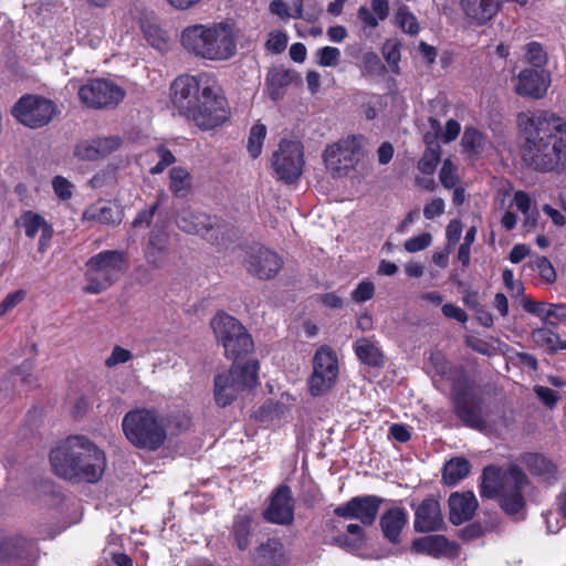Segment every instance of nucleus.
Returning <instances> with one entry per match:
<instances>
[{"label":"nucleus","mask_w":566,"mask_h":566,"mask_svg":"<svg viewBox=\"0 0 566 566\" xmlns=\"http://www.w3.org/2000/svg\"><path fill=\"white\" fill-rule=\"evenodd\" d=\"M142 30L146 41L156 50L166 52L170 49V39L160 27L151 21H143Z\"/></svg>","instance_id":"obj_33"},{"label":"nucleus","mask_w":566,"mask_h":566,"mask_svg":"<svg viewBox=\"0 0 566 566\" xmlns=\"http://www.w3.org/2000/svg\"><path fill=\"white\" fill-rule=\"evenodd\" d=\"M355 353L359 360L366 365L377 367L384 363L380 349L368 338H361L355 343Z\"/></svg>","instance_id":"obj_34"},{"label":"nucleus","mask_w":566,"mask_h":566,"mask_svg":"<svg viewBox=\"0 0 566 566\" xmlns=\"http://www.w3.org/2000/svg\"><path fill=\"white\" fill-rule=\"evenodd\" d=\"M455 415L464 426L476 430H485L489 426V412L483 400L468 390H455L453 394Z\"/></svg>","instance_id":"obj_15"},{"label":"nucleus","mask_w":566,"mask_h":566,"mask_svg":"<svg viewBox=\"0 0 566 566\" xmlns=\"http://www.w3.org/2000/svg\"><path fill=\"white\" fill-rule=\"evenodd\" d=\"M132 358V353L123 347L116 346L111 356L106 359V366L113 367L117 364H123Z\"/></svg>","instance_id":"obj_59"},{"label":"nucleus","mask_w":566,"mask_h":566,"mask_svg":"<svg viewBox=\"0 0 566 566\" xmlns=\"http://www.w3.org/2000/svg\"><path fill=\"white\" fill-rule=\"evenodd\" d=\"M431 241L432 235L426 232L406 240L403 247L406 251L415 253L427 249L431 244Z\"/></svg>","instance_id":"obj_50"},{"label":"nucleus","mask_w":566,"mask_h":566,"mask_svg":"<svg viewBox=\"0 0 566 566\" xmlns=\"http://www.w3.org/2000/svg\"><path fill=\"white\" fill-rule=\"evenodd\" d=\"M444 211V201L441 198H436L423 208V216L426 219L431 220L441 216Z\"/></svg>","instance_id":"obj_58"},{"label":"nucleus","mask_w":566,"mask_h":566,"mask_svg":"<svg viewBox=\"0 0 566 566\" xmlns=\"http://www.w3.org/2000/svg\"><path fill=\"white\" fill-rule=\"evenodd\" d=\"M286 43V34L283 32H275L270 34V38L266 42V48L274 53H281L284 51Z\"/></svg>","instance_id":"obj_57"},{"label":"nucleus","mask_w":566,"mask_h":566,"mask_svg":"<svg viewBox=\"0 0 566 566\" xmlns=\"http://www.w3.org/2000/svg\"><path fill=\"white\" fill-rule=\"evenodd\" d=\"M359 147L358 139L354 136H349L325 149L323 159L327 170L333 177L338 178L346 176L354 169L358 161Z\"/></svg>","instance_id":"obj_13"},{"label":"nucleus","mask_w":566,"mask_h":566,"mask_svg":"<svg viewBox=\"0 0 566 566\" xmlns=\"http://www.w3.org/2000/svg\"><path fill=\"white\" fill-rule=\"evenodd\" d=\"M526 463L531 471L541 475L553 473L555 470L554 464L539 454H530L526 459Z\"/></svg>","instance_id":"obj_45"},{"label":"nucleus","mask_w":566,"mask_h":566,"mask_svg":"<svg viewBox=\"0 0 566 566\" xmlns=\"http://www.w3.org/2000/svg\"><path fill=\"white\" fill-rule=\"evenodd\" d=\"M384 500L377 495H361L352 497L346 503L338 505L334 514L344 518L358 520L363 525H373Z\"/></svg>","instance_id":"obj_17"},{"label":"nucleus","mask_w":566,"mask_h":566,"mask_svg":"<svg viewBox=\"0 0 566 566\" xmlns=\"http://www.w3.org/2000/svg\"><path fill=\"white\" fill-rule=\"evenodd\" d=\"M462 233V226L459 220H452L447 227L446 234L448 239V247L455 244Z\"/></svg>","instance_id":"obj_62"},{"label":"nucleus","mask_w":566,"mask_h":566,"mask_svg":"<svg viewBox=\"0 0 566 566\" xmlns=\"http://www.w3.org/2000/svg\"><path fill=\"white\" fill-rule=\"evenodd\" d=\"M374 294H375L374 283L370 281H363L352 292V298L356 303H364V302L373 298Z\"/></svg>","instance_id":"obj_51"},{"label":"nucleus","mask_w":566,"mask_h":566,"mask_svg":"<svg viewBox=\"0 0 566 566\" xmlns=\"http://www.w3.org/2000/svg\"><path fill=\"white\" fill-rule=\"evenodd\" d=\"M39 558L36 543L22 535L0 536V563L34 566Z\"/></svg>","instance_id":"obj_14"},{"label":"nucleus","mask_w":566,"mask_h":566,"mask_svg":"<svg viewBox=\"0 0 566 566\" xmlns=\"http://www.w3.org/2000/svg\"><path fill=\"white\" fill-rule=\"evenodd\" d=\"M266 133V126L259 120L251 127L247 149L252 158H258L261 155Z\"/></svg>","instance_id":"obj_39"},{"label":"nucleus","mask_w":566,"mask_h":566,"mask_svg":"<svg viewBox=\"0 0 566 566\" xmlns=\"http://www.w3.org/2000/svg\"><path fill=\"white\" fill-rule=\"evenodd\" d=\"M293 74L284 67L276 66L271 69L265 77V92L272 101L283 98L285 90L291 85Z\"/></svg>","instance_id":"obj_30"},{"label":"nucleus","mask_w":566,"mask_h":566,"mask_svg":"<svg viewBox=\"0 0 566 566\" xmlns=\"http://www.w3.org/2000/svg\"><path fill=\"white\" fill-rule=\"evenodd\" d=\"M263 517L270 523L289 525L294 520V499L287 485H280L271 495Z\"/></svg>","instance_id":"obj_19"},{"label":"nucleus","mask_w":566,"mask_h":566,"mask_svg":"<svg viewBox=\"0 0 566 566\" xmlns=\"http://www.w3.org/2000/svg\"><path fill=\"white\" fill-rule=\"evenodd\" d=\"M50 462L59 476L88 483L97 482L106 467L104 452L83 436L70 437L53 449Z\"/></svg>","instance_id":"obj_3"},{"label":"nucleus","mask_w":566,"mask_h":566,"mask_svg":"<svg viewBox=\"0 0 566 566\" xmlns=\"http://www.w3.org/2000/svg\"><path fill=\"white\" fill-rule=\"evenodd\" d=\"M396 23L406 33L415 35L419 32V23L417 18L409 11L406 6L400 7L395 15Z\"/></svg>","instance_id":"obj_40"},{"label":"nucleus","mask_w":566,"mask_h":566,"mask_svg":"<svg viewBox=\"0 0 566 566\" xmlns=\"http://www.w3.org/2000/svg\"><path fill=\"white\" fill-rule=\"evenodd\" d=\"M210 25L187 27L180 35L182 48L190 54L208 60Z\"/></svg>","instance_id":"obj_25"},{"label":"nucleus","mask_w":566,"mask_h":566,"mask_svg":"<svg viewBox=\"0 0 566 566\" xmlns=\"http://www.w3.org/2000/svg\"><path fill=\"white\" fill-rule=\"evenodd\" d=\"M283 261L279 254L266 249H252L247 260V270L260 280H271L282 269Z\"/></svg>","instance_id":"obj_20"},{"label":"nucleus","mask_w":566,"mask_h":566,"mask_svg":"<svg viewBox=\"0 0 566 566\" xmlns=\"http://www.w3.org/2000/svg\"><path fill=\"white\" fill-rule=\"evenodd\" d=\"M252 516L249 513L238 514L232 525V535L239 549L244 551L249 546Z\"/></svg>","instance_id":"obj_36"},{"label":"nucleus","mask_w":566,"mask_h":566,"mask_svg":"<svg viewBox=\"0 0 566 566\" xmlns=\"http://www.w3.org/2000/svg\"><path fill=\"white\" fill-rule=\"evenodd\" d=\"M521 155L538 171L566 167V122L546 111L520 113Z\"/></svg>","instance_id":"obj_1"},{"label":"nucleus","mask_w":566,"mask_h":566,"mask_svg":"<svg viewBox=\"0 0 566 566\" xmlns=\"http://www.w3.org/2000/svg\"><path fill=\"white\" fill-rule=\"evenodd\" d=\"M535 266L541 277L547 282L553 283L556 280V272L549 260L545 256H539L535 260Z\"/></svg>","instance_id":"obj_52"},{"label":"nucleus","mask_w":566,"mask_h":566,"mask_svg":"<svg viewBox=\"0 0 566 566\" xmlns=\"http://www.w3.org/2000/svg\"><path fill=\"white\" fill-rule=\"evenodd\" d=\"M548 84V75L543 70L525 69L517 75L515 92L521 96L542 98Z\"/></svg>","instance_id":"obj_22"},{"label":"nucleus","mask_w":566,"mask_h":566,"mask_svg":"<svg viewBox=\"0 0 566 566\" xmlns=\"http://www.w3.org/2000/svg\"><path fill=\"white\" fill-rule=\"evenodd\" d=\"M313 373L308 378V390L314 397L327 394L336 384L339 374L338 358L334 349L321 346L312 359Z\"/></svg>","instance_id":"obj_9"},{"label":"nucleus","mask_w":566,"mask_h":566,"mask_svg":"<svg viewBox=\"0 0 566 566\" xmlns=\"http://www.w3.org/2000/svg\"><path fill=\"white\" fill-rule=\"evenodd\" d=\"M83 292L99 294L109 289L126 272V253L119 250H105L91 256L86 264Z\"/></svg>","instance_id":"obj_6"},{"label":"nucleus","mask_w":566,"mask_h":566,"mask_svg":"<svg viewBox=\"0 0 566 566\" xmlns=\"http://www.w3.org/2000/svg\"><path fill=\"white\" fill-rule=\"evenodd\" d=\"M364 72L368 74H379L384 70V65L379 56L374 52H367L363 56Z\"/></svg>","instance_id":"obj_54"},{"label":"nucleus","mask_w":566,"mask_h":566,"mask_svg":"<svg viewBox=\"0 0 566 566\" xmlns=\"http://www.w3.org/2000/svg\"><path fill=\"white\" fill-rule=\"evenodd\" d=\"M439 178L442 186L448 189L454 188L457 186L459 180L457 176V167L450 159H446L443 161Z\"/></svg>","instance_id":"obj_47"},{"label":"nucleus","mask_w":566,"mask_h":566,"mask_svg":"<svg viewBox=\"0 0 566 566\" xmlns=\"http://www.w3.org/2000/svg\"><path fill=\"white\" fill-rule=\"evenodd\" d=\"M340 57V51L334 46H324L315 52V62L321 66H335Z\"/></svg>","instance_id":"obj_43"},{"label":"nucleus","mask_w":566,"mask_h":566,"mask_svg":"<svg viewBox=\"0 0 566 566\" xmlns=\"http://www.w3.org/2000/svg\"><path fill=\"white\" fill-rule=\"evenodd\" d=\"M176 223L186 233L198 234L212 243H218L220 227L213 218L203 212L185 208L178 213Z\"/></svg>","instance_id":"obj_18"},{"label":"nucleus","mask_w":566,"mask_h":566,"mask_svg":"<svg viewBox=\"0 0 566 566\" xmlns=\"http://www.w3.org/2000/svg\"><path fill=\"white\" fill-rule=\"evenodd\" d=\"M531 338L537 346L546 347L552 352L566 349V340H562L556 333L547 327L534 329Z\"/></svg>","instance_id":"obj_37"},{"label":"nucleus","mask_w":566,"mask_h":566,"mask_svg":"<svg viewBox=\"0 0 566 566\" xmlns=\"http://www.w3.org/2000/svg\"><path fill=\"white\" fill-rule=\"evenodd\" d=\"M415 530L419 533L438 531L443 525V517L440 504L434 499H424L418 506H415Z\"/></svg>","instance_id":"obj_23"},{"label":"nucleus","mask_w":566,"mask_h":566,"mask_svg":"<svg viewBox=\"0 0 566 566\" xmlns=\"http://www.w3.org/2000/svg\"><path fill=\"white\" fill-rule=\"evenodd\" d=\"M259 364L250 360L243 365L233 364L228 371L214 377L213 395L219 407L231 405L240 394L258 385Z\"/></svg>","instance_id":"obj_7"},{"label":"nucleus","mask_w":566,"mask_h":566,"mask_svg":"<svg viewBox=\"0 0 566 566\" xmlns=\"http://www.w3.org/2000/svg\"><path fill=\"white\" fill-rule=\"evenodd\" d=\"M82 219L98 224H116L120 222V212L115 205L98 201L84 210Z\"/></svg>","instance_id":"obj_29"},{"label":"nucleus","mask_w":566,"mask_h":566,"mask_svg":"<svg viewBox=\"0 0 566 566\" xmlns=\"http://www.w3.org/2000/svg\"><path fill=\"white\" fill-rule=\"evenodd\" d=\"M95 143L101 159L118 150L122 145V139L117 136L99 137L95 138Z\"/></svg>","instance_id":"obj_46"},{"label":"nucleus","mask_w":566,"mask_h":566,"mask_svg":"<svg viewBox=\"0 0 566 566\" xmlns=\"http://www.w3.org/2000/svg\"><path fill=\"white\" fill-rule=\"evenodd\" d=\"M534 392L536 394L538 399L549 408L554 407L559 398L556 391L544 386H535Z\"/></svg>","instance_id":"obj_56"},{"label":"nucleus","mask_w":566,"mask_h":566,"mask_svg":"<svg viewBox=\"0 0 566 566\" xmlns=\"http://www.w3.org/2000/svg\"><path fill=\"white\" fill-rule=\"evenodd\" d=\"M78 98L90 108L115 107L125 97V91L116 83L105 78H93L78 87Z\"/></svg>","instance_id":"obj_11"},{"label":"nucleus","mask_w":566,"mask_h":566,"mask_svg":"<svg viewBox=\"0 0 566 566\" xmlns=\"http://www.w3.org/2000/svg\"><path fill=\"white\" fill-rule=\"evenodd\" d=\"M239 30L230 23H213L210 25L208 60L227 61L237 53Z\"/></svg>","instance_id":"obj_16"},{"label":"nucleus","mask_w":566,"mask_h":566,"mask_svg":"<svg viewBox=\"0 0 566 566\" xmlns=\"http://www.w3.org/2000/svg\"><path fill=\"white\" fill-rule=\"evenodd\" d=\"M440 161V151L424 150L422 157L418 161V169L424 175L431 176L438 163Z\"/></svg>","instance_id":"obj_48"},{"label":"nucleus","mask_w":566,"mask_h":566,"mask_svg":"<svg viewBox=\"0 0 566 566\" xmlns=\"http://www.w3.org/2000/svg\"><path fill=\"white\" fill-rule=\"evenodd\" d=\"M304 166L303 146L298 142L283 139L271 157V167L277 179L285 184L296 181Z\"/></svg>","instance_id":"obj_10"},{"label":"nucleus","mask_w":566,"mask_h":566,"mask_svg":"<svg viewBox=\"0 0 566 566\" xmlns=\"http://www.w3.org/2000/svg\"><path fill=\"white\" fill-rule=\"evenodd\" d=\"M461 145L468 155H481L492 146L486 136L474 127H465Z\"/></svg>","instance_id":"obj_31"},{"label":"nucleus","mask_w":566,"mask_h":566,"mask_svg":"<svg viewBox=\"0 0 566 566\" xmlns=\"http://www.w3.org/2000/svg\"><path fill=\"white\" fill-rule=\"evenodd\" d=\"M526 483V474L516 464H510L506 469L489 465L481 475L480 495L497 499L506 514L515 515L525 506L522 491Z\"/></svg>","instance_id":"obj_4"},{"label":"nucleus","mask_w":566,"mask_h":566,"mask_svg":"<svg viewBox=\"0 0 566 566\" xmlns=\"http://www.w3.org/2000/svg\"><path fill=\"white\" fill-rule=\"evenodd\" d=\"M460 130L461 126L459 122H457L455 119H449L446 124L444 133H441V138L444 143H450L459 136Z\"/></svg>","instance_id":"obj_64"},{"label":"nucleus","mask_w":566,"mask_h":566,"mask_svg":"<svg viewBox=\"0 0 566 566\" xmlns=\"http://www.w3.org/2000/svg\"><path fill=\"white\" fill-rule=\"evenodd\" d=\"M169 258V234L164 229H154L145 249V260L155 270L163 269Z\"/></svg>","instance_id":"obj_24"},{"label":"nucleus","mask_w":566,"mask_h":566,"mask_svg":"<svg viewBox=\"0 0 566 566\" xmlns=\"http://www.w3.org/2000/svg\"><path fill=\"white\" fill-rule=\"evenodd\" d=\"M53 189H54V192L55 195L62 199V200H67L72 197V189H73V185L64 177H61V176H56L54 179H53Z\"/></svg>","instance_id":"obj_53"},{"label":"nucleus","mask_w":566,"mask_h":566,"mask_svg":"<svg viewBox=\"0 0 566 566\" xmlns=\"http://www.w3.org/2000/svg\"><path fill=\"white\" fill-rule=\"evenodd\" d=\"M168 418L154 408H136L128 411L122 428L126 439L136 448L156 451L167 440Z\"/></svg>","instance_id":"obj_5"},{"label":"nucleus","mask_w":566,"mask_h":566,"mask_svg":"<svg viewBox=\"0 0 566 566\" xmlns=\"http://www.w3.org/2000/svg\"><path fill=\"white\" fill-rule=\"evenodd\" d=\"M357 17L368 28L374 29L379 24L378 18L366 6L358 9Z\"/></svg>","instance_id":"obj_63"},{"label":"nucleus","mask_w":566,"mask_h":566,"mask_svg":"<svg viewBox=\"0 0 566 566\" xmlns=\"http://www.w3.org/2000/svg\"><path fill=\"white\" fill-rule=\"evenodd\" d=\"M449 542L444 536L430 535L413 541L412 547L417 553L427 554L433 557L442 556L447 553Z\"/></svg>","instance_id":"obj_32"},{"label":"nucleus","mask_w":566,"mask_h":566,"mask_svg":"<svg viewBox=\"0 0 566 566\" xmlns=\"http://www.w3.org/2000/svg\"><path fill=\"white\" fill-rule=\"evenodd\" d=\"M371 12L378 18L379 21H384L389 15V1L388 0H371L370 8Z\"/></svg>","instance_id":"obj_61"},{"label":"nucleus","mask_w":566,"mask_h":566,"mask_svg":"<svg viewBox=\"0 0 566 566\" xmlns=\"http://www.w3.org/2000/svg\"><path fill=\"white\" fill-rule=\"evenodd\" d=\"M382 54L387 63L391 66L392 72L398 73V63L400 61L399 44L388 40L382 46Z\"/></svg>","instance_id":"obj_49"},{"label":"nucleus","mask_w":566,"mask_h":566,"mask_svg":"<svg viewBox=\"0 0 566 566\" xmlns=\"http://www.w3.org/2000/svg\"><path fill=\"white\" fill-rule=\"evenodd\" d=\"M170 91L171 103L179 114L201 130L214 129L229 118L222 90L208 74L180 75L171 83Z\"/></svg>","instance_id":"obj_2"},{"label":"nucleus","mask_w":566,"mask_h":566,"mask_svg":"<svg viewBox=\"0 0 566 566\" xmlns=\"http://www.w3.org/2000/svg\"><path fill=\"white\" fill-rule=\"evenodd\" d=\"M347 532L350 535H354V538H348L347 536H339L337 541L340 545L349 548V549H357L360 548L364 542V531L363 527L358 524H348L347 525Z\"/></svg>","instance_id":"obj_42"},{"label":"nucleus","mask_w":566,"mask_h":566,"mask_svg":"<svg viewBox=\"0 0 566 566\" xmlns=\"http://www.w3.org/2000/svg\"><path fill=\"white\" fill-rule=\"evenodd\" d=\"M470 472V463L464 458H453L444 464L443 481L448 485H454L464 479Z\"/></svg>","instance_id":"obj_35"},{"label":"nucleus","mask_w":566,"mask_h":566,"mask_svg":"<svg viewBox=\"0 0 566 566\" xmlns=\"http://www.w3.org/2000/svg\"><path fill=\"white\" fill-rule=\"evenodd\" d=\"M442 313L446 317L453 318L460 323H465L468 321L467 313L454 304H444L442 306Z\"/></svg>","instance_id":"obj_60"},{"label":"nucleus","mask_w":566,"mask_h":566,"mask_svg":"<svg viewBox=\"0 0 566 566\" xmlns=\"http://www.w3.org/2000/svg\"><path fill=\"white\" fill-rule=\"evenodd\" d=\"M12 114L24 126L40 128L53 119L56 115V107L50 99L27 95L15 103Z\"/></svg>","instance_id":"obj_12"},{"label":"nucleus","mask_w":566,"mask_h":566,"mask_svg":"<svg viewBox=\"0 0 566 566\" xmlns=\"http://www.w3.org/2000/svg\"><path fill=\"white\" fill-rule=\"evenodd\" d=\"M74 156L80 160H98L99 156L95 139L83 140L76 144Z\"/></svg>","instance_id":"obj_44"},{"label":"nucleus","mask_w":566,"mask_h":566,"mask_svg":"<svg viewBox=\"0 0 566 566\" xmlns=\"http://www.w3.org/2000/svg\"><path fill=\"white\" fill-rule=\"evenodd\" d=\"M408 522V514L402 507H391L380 516L379 525L384 536L392 544L400 542V534Z\"/></svg>","instance_id":"obj_28"},{"label":"nucleus","mask_w":566,"mask_h":566,"mask_svg":"<svg viewBox=\"0 0 566 566\" xmlns=\"http://www.w3.org/2000/svg\"><path fill=\"white\" fill-rule=\"evenodd\" d=\"M17 226L23 229L29 239H34L35 235L40 233L38 251L44 253L48 250L54 231L44 217L28 210L21 213L20 218L17 220Z\"/></svg>","instance_id":"obj_21"},{"label":"nucleus","mask_w":566,"mask_h":566,"mask_svg":"<svg viewBox=\"0 0 566 566\" xmlns=\"http://www.w3.org/2000/svg\"><path fill=\"white\" fill-rule=\"evenodd\" d=\"M169 189L177 197H185L191 187V175L182 167H174L170 172Z\"/></svg>","instance_id":"obj_38"},{"label":"nucleus","mask_w":566,"mask_h":566,"mask_svg":"<svg viewBox=\"0 0 566 566\" xmlns=\"http://www.w3.org/2000/svg\"><path fill=\"white\" fill-rule=\"evenodd\" d=\"M526 61L536 69L543 67L547 62V54L542 44L538 42H530L525 46Z\"/></svg>","instance_id":"obj_41"},{"label":"nucleus","mask_w":566,"mask_h":566,"mask_svg":"<svg viewBox=\"0 0 566 566\" xmlns=\"http://www.w3.org/2000/svg\"><path fill=\"white\" fill-rule=\"evenodd\" d=\"M24 296L25 293L22 290L9 293L0 303V316L19 305L23 301Z\"/></svg>","instance_id":"obj_55"},{"label":"nucleus","mask_w":566,"mask_h":566,"mask_svg":"<svg viewBox=\"0 0 566 566\" xmlns=\"http://www.w3.org/2000/svg\"><path fill=\"white\" fill-rule=\"evenodd\" d=\"M217 339L228 358L238 360L253 349V342L244 326L233 316L218 313L211 321Z\"/></svg>","instance_id":"obj_8"},{"label":"nucleus","mask_w":566,"mask_h":566,"mask_svg":"<svg viewBox=\"0 0 566 566\" xmlns=\"http://www.w3.org/2000/svg\"><path fill=\"white\" fill-rule=\"evenodd\" d=\"M478 507V501L472 492L453 493L449 497V518L454 525L469 521Z\"/></svg>","instance_id":"obj_27"},{"label":"nucleus","mask_w":566,"mask_h":566,"mask_svg":"<svg viewBox=\"0 0 566 566\" xmlns=\"http://www.w3.org/2000/svg\"><path fill=\"white\" fill-rule=\"evenodd\" d=\"M459 3L465 18L476 25L490 21L500 9L499 0H460Z\"/></svg>","instance_id":"obj_26"}]
</instances>
